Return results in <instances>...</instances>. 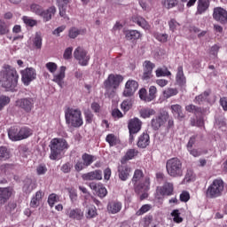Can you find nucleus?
<instances>
[{
	"instance_id": "obj_1",
	"label": "nucleus",
	"mask_w": 227,
	"mask_h": 227,
	"mask_svg": "<svg viewBox=\"0 0 227 227\" xmlns=\"http://www.w3.org/2000/svg\"><path fill=\"white\" fill-rule=\"evenodd\" d=\"M0 82L3 88L13 91L19 82V74H17V70L11 66H4L0 72Z\"/></svg>"
},
{
	"instance_id": "obj_2",
	"label": "nucleus",
	"mask_w": 227,
	"mask_h": 227,
	"mask_svg": "<svg viewBox=\"0 0 227 227\" xmlns=\"http://www.w3.org/2000/svg\"><path fill=\"white\" fill-rule=\"evenodd\" d=\"M123 82V76L121 74H110L108 78L104 82V87L106 90V96L108 98H113L116 90L120 87V83Z\"/></svg>"
},
{
	"instance_id": "obj_3",
	"label": "nucleus",
	"mask_w": 227,
	"mask_h": 227,
	"mask_svg": "<svg viewBox=\"0 0 227 227\" xmlns=\"http://www.w3.org/2000/svg\"><path fill=\"white\" fill-rule=\"evenodd\" d=\"M143 170H135L131 182L135 187V192H137V194L150 189V177H145V179H143Z\"/></svg>"
},
{
	"instance_id": "obj_4",
	"label": "nucleus",
	"mask_w": 227,
	"mask_h": 227,
	"mask_svg": "<svg viewBox=\"0 0 227 227\" xmlns=\"http://www.w3.org/2000/svg\"><path fill=\"white\" fill-rule=\"evenodd\" d=\"M50 148V159L56 160V159H61V153H63L64 150L68 149V143L63 138H53L51 141Z\"/></svg>"
},
{
	"instance_id": "obj_5",
	"label": "nucleus",
	"mask_w": 227,
	"mask_h": 227,
	"mask_svg": "<svg viewBox=\"0 0 227 227\" xmlns=\"http://www.w3.org/2000/svg\"><path fill=\"white\" fill-rule=\"evenodd\" d=\"M167 173L172 178H178L184 176V165L182 160L178 158H172L167 161L166 164Z\"/></svg>"
},
{
	"instance_id": "obj_6",
	"label": "nucleus",
	"mask_w": 227,
	"mask_h": 227,
	"mask_svg": "<svg viewBox=\"0 0 227 227\" xmlns=\"http://www.w3.org/2000/svg\"><path fill=\"white\" fill-rule=\"evenodd\" d=\"M66 122L71 127L78 128L82 125V117L81 110L68 108L65 113Z\"/></svg>"
},
{
	"instance_id": "obj_7",
	"label": "nucleus",
	"mask_w": 227,
	"mask_h": 227,
	"mask_svg": "<svg viewBox=\"0 0 227 227\" xmlns=\"http://www.w3.org/2000/svg\"><path fill=\"white\" fill-rule=\"evenodd\" d=\"M224 191V182L222 179H215L213 183L208 186L206 196L207 198H219Z\"/></svg>"
},
{
	"instance_id": "obj_8",
	"label": "nucleus",
	"mask_w": 227,
	"mask_h": 227,
	"mask_svg": "<svg viewBox=\"0 0 227 227\" xmlns=\"http://www.w3.org/2000/svg\"><path fill=\"white\" fill-rule=\"evenodd\" d=\"M74 58L76 59L79 65L82 67H88L90 57L88 54V51L84 50V48L78 46L74 51Z\"/></svg>"
},
{
	"instance_id": "obj_9",
	"label": "nucleus",
	"mask_w": 227,
	"mask_h": 227,
	"mask_svg": "<svg viewBox=\"0 0 227 227\" xmlns=\"http://www.w3.org/2000/svg\"><path fill=\"white\" fill-rule=\"evenodd\" d=\"M169 114L168 112L160 113L158 116L154 117L151 121V127L153 130H159L160 128L168 121Z\"/></svg>"
},
{
	"instance_id": "obj_10",
	"label": "nucleus",
	"mask_w": 227,
	"mask_h": 227,
	"mask_svg": "<svg viewBox=\"0 0 227 227\" xmlns=\"http://www.w3.org/2000/svg\"><path fill=\"white\" fill-rule=\"evenodd\" d=\"M36 79V71L33 67H27L21 71V81L25 86H29L32 81Z\"/></svg>"
},
{
	"instance_id": "obj_11",
	"label": "nucleus",
	"mask_w": 227,
	"mask_h": 227,
	"mask_svg": "<svg viewBox=\"0 0 227 227\" xmlns=\"http://www.w3.org/2000/svg\"><path fill=\"white\" fill-rule=\"evenodd\" d=\"M16 106L26 111V113H30L35 106V100L32 98H20L16 101Z\"/></svg>"
},
{
	"instance_id": "obj_12",
	"label": "nucleus",
	"mask_w": 227,
	"mask_h": 227,
	"mask_svg": "<svg viewBox=\"0 0 227 227\" xmlns=\"http://www.w3.org/2000/svg\"><path fill=\"white\" fill-rule=\"evenodd\" d=\"M144 73L142 75L143 81H150L153 75L152 72H153V68H155V64L152 63L150 60H145L143 63Z\"/></svg>"
},
{
	"instance_id": "obj_13",
	"label": "nucleus",
	"mask_w": 227,
	"mask_h": 227,
	"mask_svg": "<svg viewBox=\"0 0 227 227\" xmlns=\"http://www.w3.org/2000/svg\"><path fill=\"white\" fill-rule=\"evenodd\" d=\"M195 102L197 104H201V102H208L209 104H214L215 102V97L212 94V90H205L202 94L195 98Z\"/></svg>"
},
{
	"instance_id": "obj_14",
	"label": "nucleus",
	"mask_w": 227,
	"mask_h": 227,
	"mask_svg": "<svg viewBox=\"0 0 227 227\" xmlns=\"http://www.w3.org/2000/svg\"><path fill=\"white\" fill-rule=\"evenodd\" d=\"M213 18L221 24H227V11L222 7L214 9Z\"/></svg>"
},
{
	"instance_id": "obj_15",
	"label": "nucleus",
	"mask_w": 227,
	"mask_h": 227,
	"mask_svg": "<svg viewBox=\"0 0 227 227\" xmlns=\"http://www.w3.org/2000/svg\"><path fill=\"white\" fill-rule=\"evenodd\" d=\"M139 87V84L137 82L134 80H129L125 84V89L123 91L124 97H132L134 93L137 90V88Z\"/></svg>"
},
{
	"instance_id": "obj_16",
	"label": "nucleus",
	"mask_w": 227,
	"mask_h": 227,
	"mask_svg": "<svg viewBox=\"0 0 227 227\" xmlns=\"http://www.w3.org/2000/svg\"><path fill=\"white\" fill-rule=\"evenodd\" d=\"M143 122L138 118H133L129 121L128 129L131 134H137L141 130Z\"/></svg>"
},
{
	"instance_id": "obj_17",
	"label": "nucleus",
	"mask_w": 227,
	"mask_h": 227,
	"mask_svg": "<svg viewBox=\"0 0 227 227\" xmlns=\"http://www.w3.org/2000/svg\"><path fill=\"white\" fill-rule=\"evenodd\" d=\"M13 194V189L12 187H0V205H4Z\"/></svg>"
},
{
	"instance_id": "obj_18",
	"label": "nucleus",
	"mask_w": 227,
	"mask_h": 227,
	"mask_svg": "<svg viewBox=\"0 0 227 227\" xmlns=\"http://www.w3.org/2000/svg\"><path fill=\"white\" fill-rule=\"evenodd\" d=\"M82 180H102V171L95 170L86 174L82 175Z\"/></svg>"
},
{
	"instance_id": "obj_19",
	"label": "nucleus",
	"mask_w": 227,
	"mask_h": 227,
	"mask_svg": "<svg viewBox=\"0 0 227 227\" xmlns=\"http://www.w3.org/2000/svg\"><path fill=\"white\" fill-rule=\"evenodd\" d=\"M67 70V67L62 66L60 67V69H59V73L53 75V82H56L60 88H63V84H64V82L63 80L65 79V72Z\"/></svg>"
},
{
	"instance_id": "obj_20",
	"label": "nucleus",
	"mask_w": 227,
	"mask_h": 227,
	"mask_svg": "<svg viewBox=\"0 0 227 227\" xmlns=\"http://www.w3.org/2000/svg\"><path fill=\"white\" fill-rule=\"evenodd\" d=\"M161 196H171L173 194V184L165 183L162 187L157 189Z\"/></svg>"
},
{
	"instance_id": "obj_21",
	"label": "nucleus",
	"mask_w": 227,
	"mask_h": 227,
	"mask_svg": "<svg viewBox=\"0 0 227 227\" xmlns=\"http://www.w3.org/2000/svg\"><path fill=\"white\" fill-rule=\"evenodd\" d=\"M56 15V8L54 6H51L46 10H43V12L41 13V17L43 18L44 22H49Z\"/></svg>"
},
{
	"instance_id": "obj_22",
	"label": "nucleus",
	"mask_w": 227,
	"mask_h": 227,
	"mask_svg": "<svg viewBox=\"0 0 227 227\" xmlns=\"http://www.w3.org/2000/svg\"><path fill=\"white\" fill-rule=\"evenodd\" d=\"M150 145V135L148 133H143L138 137V141L137 143V146L138 148H146Z\"/></svg>"
},
{
	"instance_id": "obj_23",
	"label": "nucleus",
	"mask_w": 227,
	"mask_h": 227,
	"mask_svg": "<svg viewBox=\"0 0 227 227\" xmlns=\"http://www.w3.org/2000/svg\"><path fill=\"white\" fill-rule=\"evenodd\" d=\"M118 171H119V178L122 180V182H125L130 175V168L127 166H119Z\"/></svg>"
},
{
	"instance_id": "obj_24",
	"label": "nucleus",
	"mask_w": 227,
	"mask_h": 227,
	"mask_svg": "<svg viewBox=\"0 0 227 227\" xmlns=\"http://www.w3.org/2000/svg\"><path fill=\"white\" fill-rule=\"evenodd\" d=\"M170 109L172 111V114L177 120H184L185 118V115L184 114V112L182 111V106L176 104V105H172L170 106Z\"/></svg>"
},
{
	"instance_id": "obj_25",
	"label": "nucleus",
	"mask_w": 227,
	"mask_h": 227,
	"mask_svg": "<svg viewBox=\"0 0 227 227\" xmlns=\"http://www.w3.org/2000/svg\"><path fill=\"white\" fill-rule=\"evenodd\" d=\"M121 210V203L118 201H111L107 204V211L109 214H118Z\"/></svg>"
},
{
	"instance_id": "obj_26",
	"label": "nucleus",
	"mask_w": 227,
	"mask_h": 227,
	"mask_svg": "<svg viewBox=\"0 0 227 227\" xmlns=\"http://www.w3.org/2000/svg\"><path fill=\"white\" fill-rule=\"evenodd\" d=\"M43 198V191L36 192L35 195L32 198L30 201V207H32V208H36V207H40V202L42 201Z\"/></svg>"
},
{
	"instance_id": "obj_27",
	"label": "nucleus",
	"mask_w": 227,
	"mask_h": 227,
	"mask_svg": "<svg viewBox=\"0 0 227 227\" xmlns=\"http://www.w3.org/2000/svg\"><path fill=\"white\" fill-rule=\"evenodd\" d=\"M35 189H36L35 182L31 179H26L24 182L23 192H26V194H31Z\"/></svg>"
},
{
	"instance_id": "obj_28",
	"label": "nucleus",
	"mask_w": 227,
	"mask_h": 227,
	"mask_svg": "<svg viewBox=\"0 0 227 227\" xmlns=\"http://www.w3.org/2000/svg\"><path fill=\"white\" fill-rule=\"evenodd\" d=\"M8 137L12 141H20V133H19V127H12L8 130Z\"/></svg>"
},
{
	"instance_id": "obj_29",
	"label": "nucleus",
	"mask_w": 227,
	"mask_h": 227,
	"mask_svg": "<svg viewBox=\"0 0 227 227\" xmlns=\"http://www.w3.org/2000/svg\"><path fill=\"white\" fill-rule=\"evenodd\" d=\"M124 35L128 40H139L141 38V32L137 30H127Z\"/></svg>"
},
{
	"instance_id": "obj_30",
	"label": "nucleus",
	"mask_w": 227,
	"mask_h": 227,
	"mask_svg": "<svg viewBox=\"0 0 227 227\" xmlns=\"http://www.w3.org/2000/svg\"><path fill=\"white\" fill-rule=\"evenodd\" d=\"M133 22H135V24H137V26H140V27H143V29H150V24H148L146 20H145L143 17H134Z\"/></svg>"
},
{
	"instance_id": "obj_31",
	"label": "nucleus",
	"mask_w": 227,
	"mask_h": 227,
	"mask_svg": "<svg viewBox=\"0 0 227 227\" xmlns=\"http://www.w3.org/2000/svg\"><path fill=\"white\" fill-rule=\"evenodd\" d=\"M208 6H210V4L207 0H199L197 13H199V15L205 13V11L208 10Z\"/></svg>"
},
{
	"instance_id": "obj_32",
	"label": "nucleus",
	"mask_w": 227,
	"mask_h": 227,
	"mask_svg": "<svg viewBox=\"0 0 227 227\" xmlns=\"http://www.w3.org/2000/svg\"><path fill=\"white\" fill-rule=\"evenodd\" d=\"M19 134H20V141H22V139H27L31 134H33V131L27 127L19 128Z\"/></svg>"
},
{
	"instance_id": "obj_33",
	"label": "nucleus",
	"mask_w": 227,
	"mask_h": 227,
	"mask_svg": "<svg viewBox=\"0 0 227 227\" xmlns=\"http://www.w3.org/2000/svg\"><path fill=\"white\" fill-rule=\"evenodd\" d=\"M136 155H137V151H136L135 149H129L126 153L125 156L121 160V164H125L127 160H131V159H134Z\"/></svg>"
},
{
	"instance_id": "obj_34",
	"label": "nucleus",
	"mask_w": 227,
	"mask_h": 227,
	"mask_svg": "<svg viewBox=\"0 0 227 227\" xmlns=\"http://www.w3.org/2000/svg\"><path fill=\"white\" fill-rule=\"evenodd\" d=\"M176 82L180 85L185 84V76L184 75V67L182 66L177 67Z\"/></svg>"
},
{
	"instance_id": "obj_35",
	"label": "nucleus",
	"mask_w": 227,
	"mask_h": 227,
	"mask_svg": "<svg viewBox=\"0 0 227 227\" xmlns=\"http://www.w3.org/2000/svg\"><path fill=\"white\" fill-rule=\"evenodd\" d=\"M139 113L141 118H150V116L155 115V110L152 108H143Z\"/></svg>"
},
{
	"instance_id": "obj_36",
	"label": "nucleus",
	"mask_w": 227,
	"mask_h": 227,
	"mask_svg": "<svg viewBox=\"0 0 227 227\" xmlns=\"http://www.w3.org/2000/svg\"><path fill=\"white\" fill-rule=\"evenodd\" d=\"M82 159L85 167L88 168V166H91V164H93V160H95V156L88 153H83Z\"/></svg>"
},
{
	"instance_id": "obj_37",
	"label": "nucleus",
	"mask_w": 227,
	"mask_h": 227,
	"mask_svg": "<svg viewBox=\"0 0 227 227\" xmlns=\"http://www.w3.org/2000/svg\"><path fill=\"white\" fill-rule=\"evenodd\" d=\"M68 215L71 219H77L80 221V219H82V211L79 208L73 209L69 212Z\"/></svg>"
},
{
	"instance_id": "obj_38",
	"label": "nucleus",
	"mask_w": 227,
	"mask_h": 227,
	"mask_svg": "<svg viewBox=\"0 0 227 227\" xmlns=\"http://www.w3.org/2000/svg\"><path fill=\"white\" fill-rule=\"evenodd\" d=\"M178 95V90L168 88L163 91V96L165 98H171V97H175Z\"/></svg>"
},
{
	"instance_id": "obj_39",
	"label": "nucleus",
	"mask_w": 227,
	"mask_h": 227,
	"mask_svg": "<svg viewBox=\"0 0 227 227\" xmlns=\"http://www.w3.org/2000/svg\"><path fill=\"white\" fill-rule=\"evenodd\" d=\"M10 159V151L4 146L0 147V160H8Z\"/></svg>"
},
{
	"instance_id": "obj_40",
	"label": "nucleus",
	"mask_w": 227,
	"mask_h": 227,
	"mask_svg": "<svg viewBox=\"0 0 227 227\" xmlns=\"http://www.w3.org/2000/svg\"><path fill=\"white\" fill-rule=\"evenodd\" d=\"M185 111H187L188 113H194V114H201V113H203L200 107H198L194 105L186 106Z\"/></svg>"
},
{
	"instance_id": "obj_41",
	"label": "nucleus",
	"mask_w": 227,
	"mask_h": 227,
	"mask_svg": "<svg viewBox=\"0 0 227 227\" xmlns=\"http://www.w3.org/2000/svg\"><path fill=\"white\" fill-rule=\"evenodd\" d=\"M8 33H10V27L6 25L4 20H0V36L8 35Z\"/></svg>"
},
{
	"instance_id": "obj_42",
	"label": "nucleus",
	"mask_w": 227,
	"mask_h": 227,
	"mask_svg": "<svg viewBox=\"0 0 227 227\" xmlns=\"http://www.w3.org/2000/svg\"><path fill=\"white\" fill-rule=\"evenodd\" d=\"M42 42H43L42 35L40 33L36 32L35 36L33 40V43H34L35 49H42Z\"/></svg>"
},
{
	"instance_id": "obj_43",
	"label": "nucleus",
	"mask_w": 227,
	"mask_h": 227,
	"mask_svg": "<svg viewBox=\"0 0 227 227\" xmlns=\"http://www.w3.org/2000/svg\"><path fill=\"white\" fill-rule=\"evenodd\" d=\"M121 108L123 113H127L128 111H130L132 108V100L126 99L121 104Z\"/></svg>"
},
{
	"instance_id": "obj_44",
	"label": "nucleus",
	"mask_w": 227,
	"mask_h": 227,
	"mask_svg": "<svg viewBox=\"0 0 227 227\" xmlns=\"http://www.w3.org/2000/svg\"><path fill=\"white\" fill-rule=\"evenodd\" d=\"M87 219H93V217H97V207L95 206H90L87 209Z\"/></svg>"
},
{
	"instance_id": "obj_45",
	"label": "nucleus",
	"mask_w": 227,
	"mask_h": 227,
	"mask_svg": "<svg viewBox=\"0 0 227 227\" xmlns=\"http://www.w3.org/2000/svg\"><path fill=\"white\" fill-rule=\"evenodd\" d=\"M8 104H10V97L4 95L0 96V111H3Z\"/></svg>"
},
{
	"instance_id": "obj_46",
	"label": "nucleus",
	"mask_w": 227,
	"mask_h": 227,
	"mask_svg": "<svg viewBox=\"0 0 227 227\" xmlns=\"http://www.w3.org/2000/svg\"><path fill=\"white\" fill-rule=\"evenodd\" d=\"M169 75H171V72H169L168 68L162 69L159 67L156 70V77H168Z\"/></svg>"
},
{
	"instance_id": "obj_47",
	"label": "nucleus",
	"mask_w": 227,
	"mask_h": 227,
	"mask_svg": "<svg viewBox=\"0 0 227 227\" xmlns=\"http://www.w3.org/2000/svg\"><path fill=\"white\" fill-rule=\"evenodd\" d=\"M178 4V0H164L163 6L167 8V10H171V8H175Z\"/></svg>"
},
{
	"instance_id": "obj_48",
	"label": "nucleus",
	"mask_w": 227,
	"mask_h": 227,
	"mask_svg": "<svg viewBox=\"0 0 227 227\" xmlns=\"http://www.w3.org/2000/svg\"><path fill=\"white\" fill-rule=\"evenodd\" d=\"M106 141L110 146H116V145H118V139H116V137L113 134L107 135Z\"/></svg>"
},
{
	"instance_id": "obj_49",
	"label": "nucleus",
	"mask_w": 227,
	"mask_h": 227,
	"mask_svg": "<svg viewBox=\"0 0 227 227\" xmlns=\"http://www.w3.org/2000/svg\"><path fill=\"white\" fill-rule=\"evenodd\" d=\"M30 10L31 12H33V13H35V15H39L40 17L42 15V12H43V9L42 8V6L36 4H32L30 6Z\"/></svg>"
},
{
	"instance_id": "obj_50",
	"label": "nucleus",
	"mask_w": 227,
	"mask_h": 227,
	"mask_svg": "<svg viewBox=\"0 0 227 227\" xmlns=\"http://www.w3.org/2000/svg\"><path fill=\"white\" fill-rule=\"evenodd\" d=\"M152 209V205L145 204L143 205L136 213V215H143V214H146V212Z\"/></svg>"
},
{
	"instance_id": "obj_51",
	"label": "nucleus",
	"mask_w": 227,
	"mask_h": 227,
	"mask_svg": "<svg viewBox=\"0 0 227 227\" xmlns=\"http://www.w3.org/2000/svg\"><path fill=\"white\" fill-rule=\"evenodd\" d=\"M22 20L24 24L29 26L30 27H34V26H36L37 24V21L35 20H33L27 16H23Z\"/></svg>"
},
{
	"instance_id": "obj_52",
	"label": "nucleus",
	"mask_w": 227,
	"mask_h": 227,
	"mask_svg": "<svg viewBox=\"0 0 227 227\" xmlns=\"http://www.w3.org/2000/svg\"><path fill=\"white\" fill-rule=\"evenodd\" d=\"M154 38H156V40H158V42L166 43V42H168V34L156 33V34H154Z\"/></svg>"
},
{
	"instance_id": "obj_53",
	"label": "nucleus",
	"mask_w": 227,
	"mask_h": 227,
	"mask_svg": "<svg viewBox=\"0 0 227 227\" xmlns=\"http://www.w3.org/2000/svg\"><path fill=\"white\" fill-rule=\"evenodd\" d=\"M58 201L59 198L56 193H52L48 197V203L51 208L54 207L55 203H58Z\"/></svg>"
},
{
	"instance_id": "obj_54",
	"label": "nucleus",
	"mask_w": 227,
	"mask_h": 227,
	"mask_svg": "<svg viewBox=\"0 0 227 227\" xmlns=\"http://www.w3.org/2000/svg\"><path fill=\"white\" fill-rule=\"evenodd\" d=\"M17 208V204L15 202H9L5 207V211L7 214H13Z\"/></svg>"
},
{
	"instance_id": "obj_55",
	"label": "nucleus",
	"mask_w": 227,
	"mask_h": 227,
	"mask_svg": "<svg viewBox=\"0 0 227 227\" xmlns=\"http://www.w3.org/2000/svg\"><path fill=\"white\" fill-rule=\"evenodd\" d=\"M156 94H157V88L155 86H151L149 89V95H148L147 100H150V102H152V100L155 98Z\"/></svg>"
},
{
	"instance_id": "obj_56",
	"label": "nucleus",
	"mask_w": 227,
	"mask_h": 227,
	"mask_svg": "<svg viewBox=\"0 0 227 227\" xmlns=\"http://www.w3.org/2000/svg\"><path fill=\"white\" fill-rule=\"evenodd\" d=\"M81 34V30L76 27H72L69 29V38H77L79 35Z\"/></svg>"
},
{
	"instance_id": "obj_57",
	"label": "nucleus",
	"mask_w": 227,
	"mask_h": 227,
	"mask_svg": "<svg viewBox=\"0 0 227 227\" xmlns=\"http://www.w3.org/2000/svg\"><path fill=\"white\" fill-rule=\"evenodd\" d=\"M172 217H174V222L175 223H182V221H184V219L182 217H180V212H178V209L174 210L171 213Z\"/></svg>"
},
{
	"instance_id": "obj_58",
	"label": "nucleus",
	"mask_w": 227,
	"mask_h": 227,
	"mask_svg": "<svg viewBox=\"0 0 227 227\" xmlns=\"http://www.w3.org/2000/svg\"><path fill=\"white\" fill-rule=\"evenodd\" d=\"M46 68L51 72V74H54V72L58 70V65L54 62H48L46 64Z\"/></svg>"
},
{
	"instance_id": "obj_59",
	"label": "nucleus",
	"mask_w": 227,
	"mask_h": 227,
	"mask_svg": "<svg viewBox=\"0 0 227 227\" xmlns=\"http://www.w3.org/2000/svg\"><path fill=\"white\" fill-rule=\"evenodd\" d=\"M192 178H194V173L192 172V170L188 169L183 182H184V184L191 182V180H192Z\"/></svg>"
},
{
	"instance_id": "obj_60",
	"label": "nucleus",
	"mask_w": 227,
	"mask_h": 227,
	"mask_svg": "<svg viewBox=\"0 0 227 227\" xmlns=\"http://www.w3.org/2000/svg\"><path fill=\"white\" fill-rule=\"evenodd\" d=\"M59 15L63 19H67L68 17L67 16V5H61V4H59Z\"/></svg>"
},
{
	"instance_id": "obj_61",
	"label": "nucleus",
	"mask_w": 227,
	"mask_h": 227,
	"mask_svg": "<svg viewBox=\"0 0 227 227\" xmlns=\"http://www.w3.org/2000/svg\"><path fill=\"white\" fill-rule=\"evenodd\" d=\"M168 26L170 31H175L180 26V24L176 21V20L172 19L170 21H168Z\"/></svg>"
},
{
	"instance_id": "obj_62",
	"label": "nucleus",
	"mask_w": 227,
	"mask_h": 227,
	"mask_svg": "<svg viewBox=\"0 0 227 227\" xmlns=\"http://www.w3.org/2000/svg\"><path fill=\"white\" fill-rule=\"evenodd\" d=\"M139 98L141 100H144V102H150V100H148V95L146 94V89H141L139 90Z\"/></svg>"
},
{
	"instance_id": "obj_63",
	"label": "nucleus",
	"mask_w": 227,
	"mask_h": 227,
	"mask_svg": "<svg viewBox=\"0 0 227 227\" xmlns=\"http://www.w3.org/2000/svg\"><path fill=\"white\" fill-rule=\"evenodd\" d=\"M191 200V195L188 192H183L180 194V201H184V203H187V200Z\"/></svg>"
},
{
	"instance_id": "obj_64",
	"label": "nucleus",
	"mask_w": 227,
	"mask_h": 227,
	"mask_svg": "<svg viewBox=\"0 0 227 227\" xmlns=\"http://www.w3.org/2000/svg\"><path fill=\"white\" fill-rule=\"evenodd\" d=\"M84 114L87 123H91V121H93V114H91V111L87 110Z\"/></svg>"
}]
</instances>
